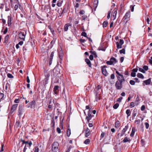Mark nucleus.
<instances>
[{"instance_id": "obj_1", "label": "nucleus", "mask_w": 152, "mask_h": 152, "mask_svg": "<svg viewBox=\"0 0 152 152\" xmlns=\"http://www.w3.org/2000/svg\"><path fill=\"white\" fill-rule=\"evenodd\" d=\"M116 73L117 74L116 77L117 78L118 81L124 82L125 81V79L124 78L123 75L122 74L123 73H120L118 71H116Z\"/></svg>"}, {"instance_id": "obj_2", "label": "nucleus", "mask_w": 152, "mask_h": 152, "mask_svg": "<svg viewBox=\"0 0 152 152\" xmlns=\"http://www.w3.org/2000/svg\"><path fill=\"white\" fill-rule=\"evenodd\" d=\"M24 105L23 104H20L18 107V115L20 117L23 115L24 112Z\"/></svg>"}, {"instance_id": "obj_3", "label": "nucleus", "mask_w": 152, "mask_h": 152, "mask_svg": "<svg viewBox=\"0 0 152 152\" xmlns=\"http://www.w3.org/2000/svg\"><path fill=\"white\" fill-rule=\"evenodd\" d=\"M58 143L56 142H54L52 145V152H57L58 150Z\"/></svg>"}, {"instance_id": "obj_4", "label": "nucleus", "mask_w": 152, "mask_h": 152, "mask_svg": "<svg viewBox=\"0 0 152 152\" xmlns=\"http://www.w3.org/2000/svg\"><path fill=\"white\" fill-rule=\"evenodd\" d=\"M117 61H116V59L114 57H111L110 59V61H107L106 62V63L108 65H114L115 64Z\"/></svg>"}, {"instance_id": "obj_5", "label": "nucleus", "mask_w": 152, "mask_h": 152, "mask_svg": "<svg viewBox=\"0 0 152 152\" xmlns=\"http://www.w3.org/2000/svg\"><path fill=\"white\" fill-rule=\"evenodd\" d=\"M123 82L117 81L115 83V86L117 90H121L122 88V83Z\"/></svg>"}, {"instance_id": "obj_6", "label": "nucleus", "mask_w": 152, "mask_h": 152, "mask_svg": "<svg viewBox=\"0 0 152 152\" xmlns=\"http://www.w3.org/2000/svg\"><path fill=\"white\" fill-rule=\"evenodd\" d=\"M51 73V71L47 70L44 72V74L45 77V79L46 81L48 80V78Z\"/></svg>"}, {"instance_id": "obj_7", "label": "nucleus", "mask_w": 152, "mask_h": 152, "mask_svg": "<svg viewBox=\"0 0 152 152\" xmlns=\"http://www.w3.org/2000/svg\"><path fill=\"white\" fill-rule=\"evenodd\" d=\"M26 32H25V34L22 32H20L18 34V37L20 39L22 40L23 41L25 40L26 35Z\"/></svg>"}, {"instance_id": "obj_8", "label": "nucleus", "mask_w": 152, "mask_h": 152, "mask_svg": "<svg viewBox=\"0 0 152 152\" xmlns=\"http://www.w3.org/2000/svg\"><path fill=\"white\" fill-rule=\"evenodd\" d=\"M124 41L122 39L120 40L119 42H116V44L117 45V48L118 49L121 48H122V45L124 44Z\"/></svg>"}, {"instance_id": "obj_9", "label": "nucleus", "mask_w": 152, "mask_h": 152, "mask_svg": "<svg viewBox=\"0 0 152 152\" xmlns=\"http://www.w3.org/2000/svg\"><path fill=\"white\" fill-rule=\"evenodd\" d=\"M107 67L106 66H102V73L105 76H107L108 74V73L107 72L106 68Z\"/></svg>"}, {"instance_id": "obj_10", "label": "nucleus", "mask_w": 152, "mask_h": 152, "mask_svg": "<svg viewBox=\"0 0 152 152\" xmlns=\"http://www.w3.org/2000/svg\"><path fill=\"white\" fill-rule=\"evenodd\" d=\"M128 124L126 125L124 128L122 130L121 133V136L122 137L123 136V135L124 134V133L127 131V129H128L129 128V125Z\"/></svg>"}, {"instance_id": "obj_11", "label": "nucleus", "mask_w": 152, "mask_h": 152, "mask_svg": "<svg viewBox=\"0 0 152 152\" xmlns=\"http://www.w3.org/2000/svg\"><path fill=\"white\" fill-rule=\"evenodd\" d=\"M18 106V104H14L12 106L10 111L11 114L12 113L16 110Z\"/></svg>"}, {"instance_id": "obj_12", "label": "nucleus", "mask_w": 152, "mask_h": 152, "mask_svg": "<svg viewBox=\"0 0 152 152\" xmlns=\"http://www.w3.org/2000/svg\"><path fill=\"white\" fill-rule=\"evenodd\" d=\"M101 86L98 85L97 87H96L94 89L95 92L96 93V96L98 94L99 92V90L101 88Z\"/></svg>"}, {"instance_id": "obj_13", "label": "nucleus", "mask_w": 152, "mask_h": 152, "mask_svg": "<svg viewBox=\"0 0 152 152\" xmlns=\"http://www.w3.org/2000/svg\"><path fill=\"white\" fill-rule=\"evenodd\" d=\"M85 136L87 137L89 136L90 134V130L88 128H87L85 130Z\"/></svg>"}, {"instance_id": "obj_14", "label": "nucleus", "mask_w": 152, "mask_h": 152, "mask_svg": "<svg viewBox=\"0 0 152 152\" xmlns=\"http://www.w3.org/2000/svg\"><path fill=\"white\" fill-rule=\"evenodd\" d=\"M12 19V18L11 16H8L7 23L9 26H10L11 25V21Z\"/></svg>"}, {"instance_id": "obj_15", "label": "nucleus", "mask_w": 152, "mask_h": 152, "mask_svg": "<svg viewBox=\"0 0 152 152\" xmlns=\"http://www.w3.org/2000/svg\"><path fill=\"white\" fill-rule=\"evenodd\" d=\"M5 11H8L10 10V5L9 3L7 4V3H5Z\"/></svg>"}, {"instance_id": "obj_16", "label": "nucleus", "mask_w": 152, "mask_h": 152, "mask_svg": "<svg viewBox=\"0 0 152 152\" xmlns=\"http://www.w3.org/2000/svg\"><path fill=\"white\" fill-rule=\"evenodd\" d=\"M130 12L129 11L127 12L124 17V18L125 20L128 19L130 17Z\"/></svg>"}, {"instance_id": "obj_17", "label": "nucleus", "mask_w": 152, "mask_h": 152, "mask_svg": "<svg viewBox=\"0 0 152 152\" xmlns=\"http://www.w3.org/2000/svg\"><path fill=\"white\" fill-rule=\"evenodd\" d=\"M137 131V130L135 128L133 127L132 129V132L130 134V136L132 137L134 136L135 132Z\"/></svg>"}, {"instance_id": "obj_18", "label": "nucleus", "mask_w": 152, "mask_h": 152, "mask_svg": "<svg viewBox=\"0 0 152 152\" xmlns=\"http://www.w3.org/2000/svg\"><path fill=\"white\" fill-rule=\"evenodd\" d=\"M71 26V25L69 23H67L64 26V31H67L68 29V27Z\"/></svg>"}, {"instance_id": "obj_19", "label": "nucleus", "mask_w": 152, "mask_h": 152, "mask_svg": "<svg viewBox=\"0 0 152 152\" xmlns=\"http://www.w3.org/2000/svg\"><path fill=\"white\" fill-rule=\"evenodd\" d=\"M85 62L87 64L89 67H91V64L88 58H86L85 60Z\"/></svg>"}, {"instance_id": "obj_20", "label": "nucleus", "mask_w": 152, "mask_h": 152, "mask_svg": "<svg viewBox=\"0 0 152 152\" xmlns=\"http://www.w3.org/2000/svg\"><path fill=\"white\" fill-rule=\"evenodd\" d=\"M36 103V101L34 100H33V101L30 102L29 103V107H30L31 108H32L33 106H34Z\"/></svg>"}, {"instance_id": "obj_21", "label": "nucleus", "mask_w": 152, "mask_h": 152, "mask_svg": "<svg viewBox=\"0 0 152 152\" xmlns=\"http://www.w3.org/2000/svg\"><path fill=\"white\" fill-rule=\"evenodd\" d=\"M117 9H116L115 8L114 10V12H113V13L112 16H113V18H114V20L116 18V15L117 14Z\"/></svg>"}, {"instance_id": "obj_22", "label": "nucleus", "mask_w": 152, "mask_h": 152, "mask_svg": "<svg viewBox=\"0 0 152 152\" xmlns=\"http://www.w3.org/2000/svg\"><path fill=\"white\" fill-rule=\"evenodd\" d=\"M130 141V139L129 138L127 137H125L124 139L123 140V142L124 143L126 142H127L129 143Z\"/></svg>"}, {"instance_id": "obj_23", "label": "nucleus", "mask_w": 152, "mask_h": 152, "mask_svg": "<svg viewBox=\"0 0 152 152\" xmlns=\"http://www.w3.org/2000/svg\"><path fill=\"white\" fill-rule=\"evenodd\" d=\"M92 117L91 115V114L88 113V116L86 117V119L89 122V121L91 119Z\"/></svg>"}, {"instance_id": "obj_24", "label": "nucleus", "mask_w": 152, "mask_h": 152, "mask_svg": "<svg viewBox=\"0 0 152 152\" xmlns=\"http://www.w3.org/2000/svg\"><path fill=\"white\" fill-rule=\"evenodd\" d=\"M120 126V122L119 121H117L115 123V126L116 128H118Z\"/></svg>"}, {"instance_id": "obj_25", "label": "nucleus", "mask_w": 152, "mask_h": 152, "mask_svg": "<svg viewBox=\"0 0 152 152\" xmlns=\"http://www.w3.org/2000/svg\"><path fill=\"white\" fill-rule=\"evenodd\" d=\"M143 82L146 85H149L151 82V79H149L144 81Z\"/></svg>"}, {"instance_id": "obj_26", "label": "nucleus", "mask_w": 152, "mask_h": 152, "mask_svg": "<svg viewBox=\"0 0 152 152\" xmlns=\"http://www.w3.org/2000/svg\"><path fill=\"white\" fill-rule=\"evenodd\" d=\"M63 2V1L62 0H59L58 1L57 3V5L58 7H61L62 5V4Z\"/></svg>"}, {"instance_id": "obj_27", "label": "nucleus", "mask_w": 152, "mask_h": 152, "mask_svg": "<svg viewBox=\"0 0 152 152\" xmlns=\"http://www.w3.org/2000/svg\"><path fill=\"white\" fill-rule=\"evenodd\" d=\"M126 113L127 115V117H128L130 115H131V112L130 110L129 109H128L126 111Z\"/></svg>"}, {"instance_id": "obj_28", "label": "nucleus", "mask_w": 152, "mask_h": 152, "mask_svg": "<svg viewBox=\"0 0 152 152\" xmlns=\"http://www.w3.org/2000/svg\"><path fill=\"white\" fill-rule=\"evenodd\" d=\"M137 76L140 78H144L143 75L140 73H138L137 75Z\"/></svg>"}, {"instance_id": "obj_29", "label": "nucleus", "mask_w": 152, "mask_h": 152, "mask_svg": "<svg viewBox=\"0 0 152 152\" xmlns=\"http://www.w3.org/2000/svg\"><path fill=\"white\" fill-rule=\"evenodd\" d=\"M71 134V131L70 129H68L67 130L66 134L67 137H69Z\"/></svg>"}, {"instance_id": "obj_30", "label": "nucleus", "mask_w": 152, "mask_h": 152, "mask_svg": "<svg viewBox=\"0 0 152 152\" xmlns=\"http://www.w3.org/2000/svg\"><path fill=\"white\" fill-rule=\"evenodd\" d=\"M108 24V22L107 21H105L103 23V27H106L107 26Z\"/></svg>"}, {"instance_id": "obj_31", "label": "nucleus", "mask_w": 152, "mask_h": 152, "mask_svg": "<svg viewBox=\"0 0 152 152\" xmlns=\"http://www.w3.org/2000/svg\"><path fill=\"white\" fill-rule=\"evenodd\" d=\"M119 53L121 54L123 53L124 54H125V49L123 48L122 50H120Z\"/></svg>"}, {"instance_id": "obj_32", "label": "nucleus", "mask_w": 152, "mask_h": 152, "mask_svg": "<svg viewBox=\"0 0 152 152\" xmlns=\"http://www.w3.org/2000/svg\"><path fill=\"white\" fill-rule=\"evenodd\" d=\"M90 140L89 139H86L84 142V143L86 144H88L90 142Z\"/></svg>"}, {"instance_id": "obj_33", "label": "nucleus", "mask_w": 152, "mask_h": 152, "mask_svg": "<svg viewBox=\"0 0 152 152\" xmlns=\"http://www.w3.org/2000/svg\"><path fill=\"white\" fill-rule=\"evenodd\" d=\"M28 49V45H25L23 47V50L24 51V50H26Z\"/></svg>"}, {"instance_id": "obj_34", "label": "nucleus", "mask_w": 152, "mask_h": 152, "mask_svg": "<svg viewBox=\"0 0 152 152\" xmlns=\"http://www.w3.org/2000/svg\"><path fill=\"white\" fill-rule=\"evenodd\" d=\"M119 104L118 103H116L113 106V108L115 109H116L118 107Z\"/></svg>"}, {"instance_id": "obj_35", "label": "nucleus", "mask_w": 152, "mask_h": 152, "mask_svg": "<svg viewBox=\"0 0 152 152\" xmlns=\"http://www.w3.org/2000/svg\"><path fill=\"white\" fill-rule=\"evenodd\" d=\"M90 52L92 54H93L94 55L95 57H97V55L96 54V53L95 51H90Z\"/></svg>"}, {"instance_id": "obj_36", "label": "nucleus", "mask_w": 152, "mask_h": 152, "mask_svg": "<svg viewBox=\"0 0 152 152\" xmlns=\"http://www.w3.org/2000/svg\"><path fill=\"white\" fill-rule=\"evenodd\" d=\"M7 76L9 78H12L13 77V76L11 74H8L7 75Z\"/></svg>"}, {"instance_id": "obj_37", "label": "nucleus", "mask_w": 152, "mask_h": 152, "mask_svg": "<svg viewBox=\"0 0 152 152\" xmlns=\"http://www.w3.org/2000/svg\"><path fill=\"white\" fill-rule=\"evenodd\" d=\"M129 83L131 85H134L135 84V82L133 80H131L129 81Z\"/></svg>"}, {"instance_id": "obj_38", "label": "nucleus", "mask_w": 152, "mask_h": 152, "mask_svg": "<svg viewBox=\"0 0 152 152\" xmlns=\"http://www.w3.org/2000/svg\"><path fill=\"white\" fill-rule=\"evenodd\" d=\"M53 56H54V52H51V54H50V59L51 60L53 59Z\"/></svg>"}, {"instance_id": "obj_39", "label": "nucleus", "mask_w": 152, "mask_h": 152, "mask_svg": "<svg viewBox=\"0 0 152 152\" xmlns=\"http://www.w3.org/2000/svg\"><path fill=\"white\" fill-rule=\"evenodd\" d=\"M134 102H131L130 104V107L131 108L134 107Z\"/></svg>"}, {"instance_id": "obj_40", "label": "nucleus", "mask_w": 152, "mask_h": 152, "mask_svg": "<svg viewBox=\"0 0 152 152\" xmlns=\"http://www.w3.org/2000/svg\"><path fill=\"white\" fill-rule=\"evenodd\" d=\"M105 134V133L104 132H102V133L101 134V135L100 138L101 139H102V138H103L104 137Z\"/></svg>"}, {"instance_id": "obj_41", "label": "nucleus", "mask_w": 152, "mask_h": 152, "mask_svg": "<svg viewBox=\"0 0 152 152\" xmlns=\"http://www.w3.org/2000/svg\"><path fill=\"white\" fill-rule=\"evenodd\" d=\"M143 69L144 70L147 71L148 69V67L147 66L144 65L143 66Z\"/></svg>"}, {"instance_id": "obj_42", "label": "nucleus", "mask_w": 152, "mask_h": 152, "mask_svg": "<svg viewBox=\"0 0 152 152\" xmlns=\"http://www.w3.org/2000/svg\"><path fill=\"white\" fill-rule=\"evenodd\" d=\"M59 88V86H55L54 88V91H56Z\"/></svg>"}, {"instance_id": "obj_43", "label": "nucleus", "mask_w": 152, "mask_h": 152, "mask_svg": "<svg viewBox=\"0 0 152 152\" xmlns=\"http://www.w3.org/2000/svg\"><path fill=\"white\" fill-rule=\"evenodd\" d=\"M139 71L140 72H141L143 73H145V70H144V69H142L141 68H139Z\"/></svg>"}, {"instance_id": "obj_44", "label": "nucleus", "mask_w": 152, "mask_h": 152, "mask_svg": "<svg viewBox=\"0 0 152 152\" xmlns=\"http://www.w3.org/2000/svg\"><path fill=\"white\" fill-rule=\"evenodd\" d=\"M145 128L146 129H148L149 126V124L147 122H145Z\"/></svg>"}, {"instance_id": "obj_45", "label": "nucleus", "mask_w": 152, "mask_h": 152, "mask_svg": "<svg viewBox=\"0 0 152 152\" xmlns=\"http://www.w3.org/2000/svg\"><path fill=\"white\" fill-rule=\"evenodd\" d=\"M137 115L136 113H134L132 114V119L133 120L134 119V117L136 116Z\"/></svg>"}, {"instance_id": "obj_46", "label": "nucleus", "mask_w": 152, "mask_h": 152, "mask_svg": "<svg viewBox=\"0 0 152 152\" xmlns=\"http://www.w3.org/2000/svg\"><path fill=\"white\" fill-rule=\"evenodd\" d=\"M56 131L58 133L60 134L61 133V130L60 128L59 127H58L56 129Z\"/></svg>"}, {"instance_id": "obj_47", "label": "nucleus", "mask_w": 152, "mask_h": 152, "mask_svg": "<svg viewBox=\"0 0 152 152\" xmlns=\"http://www.w3.org/2000/svg\"><path fill=\"white\" fill-rule=\"evenodd\" d=\"M134 123L137 124H138L140 123V119L136 120L134 121Z\"/></svg>"}, {"instance_id": "obj_48", "label": "nucleus", "mask_w": 152, "mask_h": 152, "mask_svg": "<svg viewBox=\"0 0 152 152\" xmlns=\"http://www.w3.org/2000/svg\"><path fill=\"white\" fill-rule=\"evenodd\" d=\"M81 35L82 36H84L85 37H87V34L85 32H82V33Z\"/></svg>"}, {"instance_id": "obj_49", "label": "nucleus", "mask_w": 152, "mask_h": 152, "mask_svg": "<svg viewBox=\"0 0 152 152\" xmlns=\"http://www.w3.org/2000/svg\"><path fill=\"white\" fill-rule=\"evenodd\" d=\"M19 100H20V99H16L15 100L14 102L15 103H19Z\"/></svg>"}, {"instance_id": "obj_50", "label": "nucleus", "mask_w": 152, "mask_h": 152, "mask_svg": "<svg viewBox=\"0 0 152 152\" xmlns=\"http://www.w3.org/2000/svg\"><path fill=\"white\" fill-rule=\"evenodd\" d=\"M145 109V107L144 105H142L141 108V110L142 111H143Z\"/></svg>"}, {"instance_id": "obj_51", "label": "nucleus", "mask_w": 152, "mask_h": 152, "mask_svg": "<svg viewBox=\"0 0 152 152\" xmlns=\"http://www.w3.org/2000/svg\"><path fill=\"white\" fill-rule=\"evenodd\" d=\"M87 16L86 15H83L82 16V20H85V19L87 18Z\"/></svg>"}, {"instance_id": "obj_52", "label": "nucleus", "mask_w": 152, "mask_h": 152, "mask_svg": "<svg viewBox=\"0 0 152 152\" xmlns=\"http://www.w3.org/2000/svg\"><path fill=\"white\" fill-rule=\"evenodd\" d=\"M9 35H7L5 37V41L6 42V41H7L8 38H9Z\"/></svg>"}, {"instance_id": "obj_53", "label": "nucleus", "mask_w": 152, "mask_h": 152, "mask_svg": "<svg viewBox=\"0 0 152 152\" xmlns=\"http://www.w3.org/2000/svg\"><path fill=\"white\" fill-rule=\"evenodd\" d=\"M131 75L132 77H135L136 76V73H134V72H132L131 73Z\"/></svg>"}, {"instance_id": "obj_54", "label": "nucleus", "mask_w": 152, "mask_h": 152, "mask_svg": "<svg viewBox=\"0 0 152 152\" xmlns=\"http://www.w3.org/2000/svg\"><path fill=\"white\" fill-rule=\"evenodd\" d=\"M115 75L114 74H112L110 76V78L111 79H113L115 78Z\"/></svg>"}, {"instance_id": "obj_55", "label": "nucleus", "mask_w": 152, "mask_h": 152, "mask_svg": "<svg viewBox=\"0 0 152 152\" xmlns=\"http://www.w3.org/2000/svg\"><path fill=\"white\" fill-rule=\"evenodd\" d=\"M123 99V98L122 97H120V98H118V99L117 100V101L119 102H120Z\"/></svg>"}, {"instance_id": "obj_56", "label": "nucleus", "mask_w": 152, "mask_h": 152, "mask_svg": "<svg viewBox=\"0 0 152 152\" xmlns=\"http://www.w3.org/2000/svg\"><path fill=\"white\" fill-rule=\"evenodd\" d=\"M4 96V94L3 93H0V99H2Z\"/></svg>"}, {"instance_id": "obj_57", "label": "nucleus", "mask_w": 152, "mask_h": 152, "mask_svg": "<svg viewBox=\"0 0 152 152\" xmlns=\"http://www.w3.org/2000/svg\"><path fill=\"white\" fill-rule=\"evenodd\" d=\"M135 5L134 6L131 5L130 6V8H131V10L132 12H133L134 10V7Z\"/></svg>"}, {"instance_id": "obj_58", "label": "nucleus", "mask_w": 152, "mask_h": 152, "mask_svg": "<svg viewBox=\"0 0 152 152\" xmlns=\"http://www.w3.org/2000/svg\"><path fill=\"white\" fill-rule=\"evenodd\" d=\"M26 147V145L23 149V152H26V150L27 149Z\"/></svg>"}, {"instance_id": "obj_59", "label": "nucleus", "mask_w": 152, "mask_h": 152, "mask_svg": "<svg viewBox=\"0 0 152 152\" xmlns=\"http://www.w3.org/2000/svg\"><path fill=\"white\" fill-rule=\"evenodd\" d=\"M85 13V11L83 10H82L81 11H80V14L81 15H83Z\"/></svg>"}, {"instance_id": "obj_60", "label": "nucleus", "mask_w": 152, "mask_h": 152, "mask_svg": "<svg viewBox=\"0 0 152 152\" xmlns=\"http://www.w3.org/2000/svg\"><path fill=\"white\" fill-rule=\"evenodd\" d=\"M138 69L137 68H135L134 69L132 70V71L133 72H134V73H135L136 72H137V71Z\"/></svg>"}, {"instance_id": "obj_61", "label": "nucleus", "mask_w": 152, "mask_h": 152, "mask_svg": "<svg viewBox=\"0 0 152 152\" xmlns=\"http://www.w3.org/2000/svg\"><path fill=\"white\" fill-rule=\"evenodd\" d=\"M7 30H8V28L7 27H6L5 28L4 31V34H6L7 33Z\"/></svg>"}, {"instance_id": "obj_62", "label": "nucleus", "mask_w": 152, "mask_h": 152, "mask_svg": "<svg viewBox=\"0 0 152 152\" xmlns=\"http://www.w3.org/2000/svg\"><path fill=\"white\" fill-rule=\"evenodd\" d=\"M26 80H27V82L28 83H30V80H29V77L28 76H27V77Z\"/></svg>"}, {"instance_id": "obj_63", "label": "nucleus", "mask_w": 152, "mask_h": 152, "mask_svg": "<svg viewBox=\"0 0 152 152\" xmlns=\"http://www.w3.org/2000/svg\"><path fill=\"white\" fill-rule=\"evenodd\" d=\"M35 152H39V148L37 147H35L34 150Z\"/></svg>"}, {"instance_id": "obj_64", "label": "nucleus", "mask_w": 152, "mask_h": 152, "mask_svg": "<svg viewBox=\"0 0 152 152\" xmlns=\"http://www.w3.org/2000/svg\"><path fill=\"white\" fill-rule=\"evenodd\" d=\"M89 58L91 60H92L93 59V56L92 55H91L89 56Z\"/></svg>"}]
</instances>
